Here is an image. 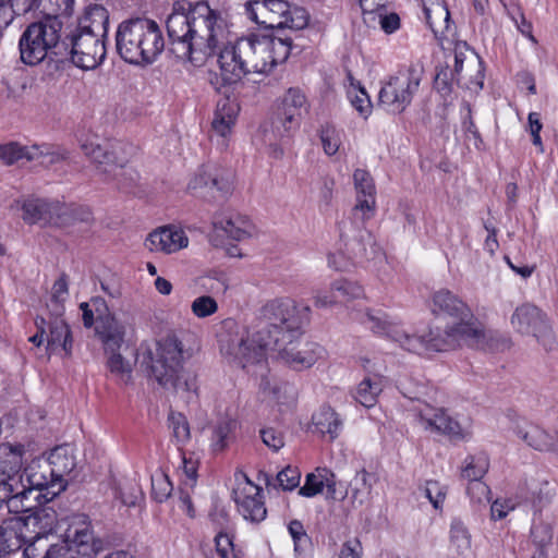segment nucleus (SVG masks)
I'll list each match as a JSON object with an SVG mask.
<instances>
[{"label": "nucleus", "mask_w": 558, "mask_h": 558, "mask_svg": "<svg viewBox=\"0 0 558 558\" xmlns=\"http://www.w3.org/2000/svg\"><path fill=\"white\" fill-rule=\"evenodd\" d=\"M166 26L179 58L201 66L216 56L220 77L227 85L241 82L250 73L270 71L284 62L291 50V38L287 36L253 34L234 43L227 41L226 17L206 1H175Z\"/></svg>", "instance_id": "f257e3e1"}, {"label": "nucleus", "mask_w": 558, "mask_h": 558, "mask_svg": "<svg viewBox=\"0 0 558 558\" xmlns=\"http://www.w3.org/2000/svg\"><path fill=\"white\" fill-rule=\"evenodd\" d=\"M260 313L265 326L252 337L233 319L225 320V331L219 336L222 354L243 368L263 362L268 350L278 352L296 369L308 368L324 357L322 345L302 339L310 320V306L279 298L267 302Z\"/></svg>", "instance_id": "f03ea898"}, {"label": "nucleus", "mask_w": 558, "mask_h": 558, "mask_svg": "<svg viewBox=\"0 0 558 558\" xmlns=\"http://www.w3.org/2000/svg\"><path fill=\"white\" fill-rule=\"evenodd\" d=\"M432 311L452 318L444 329H429L426 335L416 336L407 331L386 313L366 308L360 322L373 333L386 337L413 353L444 352L462 345L480 347L486 333L482 323L474 316L469 305L451 291L441 289L433 294Z\"/></svg>", "instance_id": "7ed1b4c3"}, {"label": "nucleus", "mask_w": 558, "mask_h": 558, "mask_svg": "<svg viewBox=\"0 0 558 558\" xmlns=\"http://www.w3.org/2000/svg\"><path fill=\"white\" fill-rule=\"evenodd\" d=\"M68 520L63 538L56 543H48L46 533L54 527L56 512L51 509H37L26 517L25 525L38 527L39 531L34 541L23 548L22 558H35L41 551H44L43 558H60L66 555H69L68 558H76V556L89 558L98 555L102 543L95 539L88 517L76 513Z\"/></svg>", "instance_id": "20e7f679"}, {"label": "nucleus", "mask_w": 558, "mask_h": 558, "mask_svg": "<svg viewBox=\"0 0 558 558\" xmlns=\"http://www.w3.org/2000/svg\"><path fill=\"white\" fill-rule=\"evenodd\" d=\"M193 354L192 348H185L175 335H168L157 342L155 351L143 353L142 365L145 366L160 386L175 392H190L193 383L183 372V363Z\"/></svg>", "instance_id": "39448f33"}, {"label": "nucleus", "mask_w": 558, "mask_h": 558, "mask_svg": "<svg viewBox=\"0 0 558 558\" xmlns=\"http://www.w3.org/2000/svg\"><path fill=\"white\" fill-rule=\"evenodd\" d=\"M118 54L128 63L151 64L163 51L165 40L159 25L149 19L121 22L116 33Z\"/></svg>", "instance_id": "423d86ee"}, {"label": "nucleus", "mask_w": 558, "mask_h": 558, "mask_svg": "<svg viewBox=\"0 0 558 558\" xmlns=\"http://www.w3.org/2000/svg\"><path fill=\"white\" fill-rule=\"evenodd\" d=\"M62 22L56 16L31 23L19 41L20 57L23 63L36 65L48 57L61 53Z\"/></svg>", "instance_id": "0eeeda50"}, {"label": "nucleus", "mask_w": 558, "mask_h": 558, "mask_svg": "<svg viewBox=\"0 0 558 558\" xmlns=\"http://www.w3.org/2000/svg\"><path fill=\"white\" fill-rule=\"evenodd\" d=\"M423 71L416 65L399 70L390 75L380 87L378 105L387 112L399 114L412 102L417 93Z\"/></svg>", "instance_id": "6e6552de"}, {"label": "nucleus", "mask_w": 558, "mask_h": 558, "mask_svg": "<svg viewBox=\"0 0 558 558\" xmlns=\"http://www.w3.org/2000/svg\"><path fill=\"white\" fill-rule=\"evenodd\" d=\"M246 13L252 21L270 29H301L307 24L304 10H291L284 0L250 1L246 4Z\"/></svg>", "instance_id": "1a4fd4ad"}, {"label": "nucleus", "mask_w": 558, "mask_h": 558, "mask_svg": "<svg viewBox=\"0 0 558 558\" xmlns=\"http://www.w3.org/2000/svg\"><path fill=\"white\" fill-rule=\"evenodd\" d=\"M310 104L305 94L299 88H289L272 122L274 131L279 137L289 136L300 128L301 120L308 112Z\"/></svg>", "instance_id": "9d476101"}, {"label": "nucleus", "mask_w": 558, "mask_h": 558, "mask_svg": "<svg viewBox=\"0 0 558 558\" xmlns=\"http://www.w3.org/2000/svg\"><path fill=\"white\" fill-rule=\"evenodd\" d=\"M34 493L23 482V475L17 471L7 472L2 465L0 469V507L5 504L8 511L20 514L32 511Z\"/></svg>", "instance_id": "9b49d317"}, {"label": "nucleus", "mask_w": 558, "mask_h": 558, "mask_svg": "<svg viewBox=\"0 0 558 558\" xmlns=\"http://www.w3.org/2000/svg\"><path fill=\"white\" fill-rule=\"evenodd\" d=\"M512 327L522 335H533L546 349L551 350L555 339L545 315L532 304H522L511 316Z\"/></svg>", "instance_id": "f8f14e48"}, {"label": "nucleus", "mask_w": 558, "mask_h": 558, "mask_svg": "<svg viewBox=\"0 0 558 558\" xmlns=\"http://www.w3.org/2000/svg\"><path fill=\"white\" fill-rule=\"evenodd\" d=\"M104 38L95 34L74 31L69 37L72 62L83 70L97 68L106 57Z\"/></svg>", "instance_id": "ddd939ff"}, {"label": "nucleus", "mask_w": 558, "mask_h": 558, "mask_svg": "<svg viewBox=\"0 0 558 558\" xmlns=\"http://www.w3.org/2000/svg\"><path fill=\"white\" fill-rule=\"evenodd\" d=\"M239 512L250 522L258 523L266 518L267 510L263 500V490L247 477L233 490Z\"/></svg>", "instance_id": "4468645a"}, {"label": "nucleus", "mask_w": 558, "mask_h": 558, "mask_svg": "<svg viewBox=\"0 0 558 558\" xmlns=\"http://www.w3.org/2000/svg\"><path fill=\"white\" fill-rule=\"evenodd\" d=\"M416 420L423 429L444 434L452 439H464L469 435L444 409H436L426 404L423 409L418 410Z\"/></svg>", "instance_id": "2eb2a0df"}, {"label": "nucleus", "mask_w": 558, "mask_h": 558, "mask_svg": "<svg viewBox=\"0 0 558 558\" xmlns=\"http://www.w3.org/2000/svg\"><path fill=\"white\" fill-rule=\"evenodd\" d=\"M356 202L353 215L363 222L372 219L376 214V187L369 172L356 169L353 173Z\"/></svg>", "instance_id": "dca6fc26"}, {"label": "nucleus", "mask_w": 558, "mask_h": 558, "mask_svg": "<svg viewBox=\"0 0 558 558\" xmlns=\"http://www.w3.org/2000/svg\"><path fill=\"white\" fill-rule=\"evenodd\" d=\"M38 161L40 165H52L61 159V155L51 151L47 146H23L16 142L0 145V160L11 166L19 160Z\"/></svg>", "instance_id": "f3484780"}, {"label": "nucleus", "mask_w": 558, "mask_h": 558, "mask_svg": "<svg viewBox=\"0 0 558 558\" xmlns=\"http://www.w3.org/2000/svg\"><path fill=\"white\" fill-rule=\"evenodd\" d=\"M145 245L150 252L172 254L185 248L189 245V238L182 229L166 226L149 233Z\"/></svg>", "instance_id": "a211bd4d"}, {"label": "nucleus", "mask_w": 558, "mask_h": 558, "mask_svg": "<svg viewBox=\"0 0 558 558\" xmlns=\"http://www.w3.org/2000/svg\"><path fill=\"white\" fill-rule=\"evenodd\" d=\"M57 315L53 319L47 322V344H46V359L58 351H63L65 356L72 354V335L68 324Z\"/></svg>", "instance_id": "6ab92c4d"}, {"label": "nucleus", "mask_w": 558, "mask_h": 558, "mask_svg": "<svg viewBox=\"0 0 558 558\" xmlns=\"http://www.w3.org/2000/svg\"><path fill=\"white\" fill-rule=\"evenodd\" d=\"M46 463L51 469V474L57 477V489L65 490L68 485L66 476L74 470L76 462L73 448L69 445L57 446L48 454Z\"/></svg>", "instance_id": "aec40b11"}, {"label": "nucleus", "mask_w": 558, "mask_h": 558, "mask_svg": "<svg viewBox=\"0 0 558 558\" xmlns=\"http://www.w3.org/2000/svg\"><path fill=\"white\" fill-rule=\"evenodd\" d=\"M239 112V106L230 99L220 100L211 122L214 134L220 138V146L227 147L228 138L232 133Z\"/></svg>", "instance_id": "412c9836"}, {"label": "nucleus", "mask_w": 558, "mask_h": 558, "mask_svg": "<svg viewBox=\"0 0 558 558\" xmlns=\"http://www.w3.org/2000/svg\"><path fill=\"white\" fill-rule=\"evenodd\" d=\"M214 230L219 236L242 241L251 234L250 221L238 214L221 213L213 219Z\"/></svg>", "instance_id": "4be33fe9"}, {"label": "nucleus", "mask_w": 558, "mask_h": 558, "mask_svg": "<svg viewBox=\"0 0 558 558\" xmlns=\"http://www.w3.org/2000/svg\"><path fill=\"white\" fill-rule=\"evenodd\" d=\"M109 25V12L101 4H89L78 20V25L75 31L95 34L106 37Z\"/></svg>", "instance_id": "5701e85b"}, {"label": "nucleus", "mask_w": 558, "mask_h": 558, "mask_svg": "<svg viewBox=\"0 0 558 558\" xmlns=\"http://www.w3.org/2000/svg\"><path fill=\"white\" fill-rule=\"evenodd\" d=\"M315 430L329 441L339 437L343 428V421L340 415L330 407L324 405L312 416Z\"/></svg>", "instance_id": "b1692460"}, {"label": "nucleus", "mask_w": 558, "mask_h": 558, "mask_svg": "<svg viewBox=\"0 0 558 558\" xmlns=\"http://www.w3.org/2000/svg\"><path fill=\"white\" fill-rule=\"evenodd\" d=\"M97 333L104 344L105 353L120 350L124 342L125 326L111 314L101 319L97 326Z\"/></svg>", "instance_id": "393cba45"}, {"label": "nucleus", "mask_w": 558, "mask_h": 558, "mask_svg": "<svg viewBox=\"0 0 558 558\" xmlns=\"http://www.w3.org/2000/svg\"><path fill=\"white\" fill-rule=\"evenodd\" d=\"M58 201H47L40 198H28L22 205L23 219L27 223L43 222L53 225Z\"/></svg>", "instance_id": "a878e982"}, {"label": "nucleus", "mask_w": 558, "mask_h": 558, "mask_svg": "<svg viewBox=\"0 0 558 558\" xmlns=\"http://www.w3.org/2000/svg\"><path fill=\"white\" fill-rule=\"evenodd\" d=\"M50 471L51 469L46 462L37 466H29L25 472L27 488H31L33 493L34 490H46V495H51V497L61 494L63 490L57 489V486L54 487L58 481Z\"/></svg>", "instance_id": "bb28decb"}, {"label": "nucleus", "mask_w": 558, "mask_h": 558, "mask_svg": "<svg viewBox=\"0 0 558 558\" xmlns=\"http://www.w3.org/2000/svg\"><path fill=\"white\" fill-rule=\"evenodd\" d=\"M427 24L433 33L444 35L450 28V13L444 0H422Z\"/></svg>", "instance_id": "cd10ccee"}, {"label": "nucleus", "mask_w": 558, "mask_h": 558, "mask_svg": "<svg viewBox=\"0 0 558 558\" xmlns=\"http://www.w3.org/2000/svg\"><path fill=\"white\" fill-rule=\"evenodd\" d=\"M514 432L520 439L535 450L549 451L555 449L556 444L553 438L535 424L523 422L515 427Z\"/></svg>", "instance_id": "c85d7f7f"}, {"label": "nucleus", "mask_w": 558, "mask_h": 558, "mask_svg": "<svg viewBox=\"0 0 558 558\" xmlns=\"http://www.w3.org/2000/svg\"><path fill=\"white\" fill-rule=\"evenodd\" d=\"M132 150L133 147L128 145V148H125L118 158L112 160L111 167L109 169L104 168L102 170V173L105 174H112L121 189H128L138 179V173L133 168L128 167L129 156Z\"/></svg>", "instance_id": "c756f323"}, {"label": "nucleus", "mask_w": 558, "mask_h": 558, "mask_svg": "<svg viewBox=\"0 0 558 558\" xmlns=\"http://www.w3.org/2000/svg\"><path fill=\"white\" fill-rule=\"evenodd\" d=\"M128 148V145L116 143L111 148L102 147L100 144L95 142H85L82 144V149L88 158L94 162L98 163L100 171L104 168H110L112 160L119 157V155Z\"/></svg>", "instance_id": "7c9ffc66"}, {"label": "nucleus", "mask_w": 558, "mask_h": 558, "mask_svg": "<svg viewBox=\"0 0 558 558\" xmlns=\"http://www.w3.org/2000/svg\"><path fill=\"white\" fill-rule=\"evenodd\" d=\"M92 220V213L87 207L66 205L58 202L53 216V225L58 227H70L78 222L88 223Z\"/></svg>", "instance_id": "2f4dec72"}, {"label": "nucleus", "mask_w": 558, "mask_h": 558, "mask_svg": "<svg viewBox=\"0 0 558 558\" xmlns=\"http://www.w3.org/2000/svg\"><path fill=\"white\" fill-rule=\"evenodd\" d=\"M383 391V377L377 374H368L357 385L353 395L354 399L365 408L376 404L379 393Z\"/></svg>", "instance_id": "473e14b6"}, {"label": "nucleus", "mask_w": 558, "mask_h": 558, "mask_svg": "<svg viewBox=\"0 0 558 558\" xmlns=\"http://www.w3.org/2000/svg\"><path fill=\"white\" fill-rule=\"evenodd\" d=\"M236 421L231 416H221L213 426L210 447L214 452L223 451L232 440Z\"/></svg>", "instance_id": "72a5a7b5"}, {"label": "nucleus", "mask_w": 558, "mask_h": 558, "mask_svg": "<svg viewBox=\"0 0 558 558\" xmlns=\"http://www.w3.org/2000/svg\"><path fill=\"white\" fill-rule=\"evenodd\" d=\"M233 172L231 170L210 168V193L215 199H225L233 191Z\"/></svg>", "instance_id": "f704fd0d"}, {"label": "nucleus", "mask_w": 558, "mask_h": 558, "mask_svg": "<svg viewBox=\"0 0 558 558\" xmlns=\"http://www.w3.org/2000/svg\"><path fill=\"white\" fill-rule=\"evenodd\" d=\"M378 247L376 246L372 234L365 231L360 240H352L347 244V253L350 260L357 258H374L377 254Z\"/></svg>", "instance_id": "c9c22d12"}, {"label": "nucleus", "mask_w": 558, "mask_h": 558, "mask_svg": "<svg viewBox=\"0 0 558 558\" xmlns=\"http://www.w3.org/2000/svg\"><path fill=\"white\" fill-rule=\"evenodd\" d=\"M450 545L456 548L457 555H468L471 550V535L459 518L452 519L450 523Z\"/></svg>", "instance_id": "e433bc0d"}, {"label": "nucleus", "mask_w": 558, "mask_h": 558, "mask_svg": "<svg viewBox=\"0 0 558 558\" xmlns=\"http://www.w3.org/2000/svg\"><path fill=\"white\" fill-rule=\"evenodd\" d=\"M489 468V460L485 453H477L469 456L464 460V464L461 470V476L470 480H482Z\"/></svg>", "instance_id": "4c0bfd02"}, {"label": "nucleus", "mask_w": 558, "mask_h": 558, "mask_svg": "<svg viewBox=\"0 0 558 558\" xmlns=\"http://www.w3.org/2000/svg\"><path fill=\"white\" fill-rule=\"evenodd\" d=\"M328 469L317 468L315 472L306 475L304 485L299 489L301 496L311 498L320 494L325 488V483L328 481Z\"/></svg>", "instance_id": "58836bf2"}, {"label": "nucleus", "mask_w": 558, "mask_h": 558, "mask_svg": "<svg viewBox=\"0 0 558 558\" xmlns=\"http://www.w3.org/2000/svg\"><path fill=\"white\" fill-rule=\"evenodd\" d=\"M369 473L366 470L356 472L352 481V500L355 504L363 505L369 499L372 493V483Z\"/></svg>", "instance_id": "ea45409f"}, {"label": "nucleus", "mask_w": 558, "mask_h": 558, "mask_svg": "<svg viewBox=\"0 0 558 558\" xmlns=\"http://www.w3.org/2000/svg\"><path fill=\"white\" fill-rule=\"evenodd\" d=\"M331 287L336 292L338 303L360 299L364 294L363 288L357 282L343 278L335 280Z\"/></svg>", "instance_id": "a19ab883"}, {"label": "nucleus", "mask_w": 558, "mask_h": 558, "mask_svg": "<svg viewBox=\"0 0 558 558\" xmlns=\"http://www.w3.org/2000/svg\"><path fill=\"white\" fill-rule=\"evenodd\" d=\"M168 425L178 445H184L190 440V425L182 413L171 411L168 415Z\"/></svg>", "instance_id": "79ce46f5"}, {"label": "nucleus", "mask_w": 558, "mask_h": 558, "mask_svg": "<svg viewBox=\"0 0 558 558\" xmlns=\"http://www.w3.org/2000/svg\"><path fill=\"white\" fill-rule=\"evenodd\" d=\"M119 351L120 350H112L106 353L108 355L107 366L113 375L126 384L131 379L132 366L130 362L124 360Z\"/></svg>", "instance_id": "37998d69"}, {"label": "nucleus", "mask_w": 558, "mask_h": 558, "mask_svg": "<svg viewBox=\"0 0 558 558\" xmlns=\"http://www.w3.org/2000/svg\"><path fill=\"white\" fill-rule=\"evenodd\" d=\"M348 98L352 107L359 112L361 117L367 119L372 113V102L368 94L361 86H351L347 92Z\"/></svg>", "instance_id": "c03bdc74"}, {"label": "nucleus", "mask_w": 558, "mask_h": 558, "mask_svg": "<svg viewBox=\"0 0 558 558\" xmlns=\"http://www.w3.org/2000/svg\"><path fill=\"white\" fill-rule=\"evenodd\" d=\"M24 546V541L14 529L0 526V556L15 554Z\"/></svg>", "instance_id": "a18cd8bd"}, {"label": "nucleus", "mask_w": 558, "mask_h": 558, "mask_svg": "<svg viewBox=\"0 0 558 558\" xmlns=\"http://www.w3.org/2000/svg\"><path fill=\"white\" fill-rule=\"evenodd\" d=\"M464 61H469L474 63L478 61V57L474 51H472L465 41H458L454 46V70L452 75V80L460 83V74L463 69Z\"/></svg>", "instance_id": "49530a36"}, {"label": "nucleus", "mask_w": 558, "mask_h": 558, "mask_svg": "<svg viewBox=\"0 0 558 558\" xmlns=\"http://www.w3.org/2000/svg\"><path fill=\"white\" fill-rule=\"evenodd\" d=\"M531 536L533 544L539 548V556L547 555L546 548L551 545L553 530L549 524L539 522L532 526Z\"/></svg>", "instance_id": "de8ad7c7"}, {"label": "nucleus", "mask_w": 558, "mask_h": 558, "mask_svg": "<svg viewBox=\"0 0 558 558\" xmlns=\"http://www.w3.org/2000/svg\"><path fill=\"white\" fill-rule=\"evenodd\" d=\"M191 312L197 318H206L218 312V303L210 295H201L192 301Z\"/></svg>", "instance_id": "09e8293b"}, {"label": "nucleus", "mask_w": 558, "mask_h": 558, "mask_svg": "<svg viewBox=\"0 0 558 558\" xmlns=\"http://www.w3.org/2000/svg\"><path fill=\"white\" fill-rule=\"evenodd\" d=\"M69 295L68 281L65 276H61L54 281L51 292V305L53 306V313L61 315L63 312V302Z\"/></svg>", "instance_id": "8fccbe9b"}, {"label": "nucleus", "mask_w": 558, "mask_h": 558, "mask_svg": "<svg viewBox=\"0 0 558 558\" xmlns=\"http://www.w3.org/2000/svg\"><path fill=\"white\" fill-rule=\"evenodd\" d=\"M38 8V0H0V17L5 16V9H9L11 14H21L29 12Z\"/></svg>", "instance_id": "3c124183"}, {"label": "nucleus", "mask_w": 558, "mask_h": 558, "mask_svg": "<svg viewBox=\"0 0 558 558\" xmlns=\"http://www.w3.org/2000/svg\"><path fill=\"white\" fill-rule=\"evenodd\" d=\"M173 489L172 483L165 474H159L151 478V495L158 502L167 500Z\"/></svg>", "instance_id": "603ef678"}, {"label": "nucleus", "mask_w": 558, "mask_h": 558, "mask_svg": "<svg viewBox=\"0 0 558 558\" xmlns=\"http://www.w3.org/2000/svg\"><path fill=\"white\" fill-rule=\"evenodd\" d=\"M300 478L301 474L298 469L287 466L277 474L275 485L283 490H292L299 486Z\"/></svg>", "instance_id": "864d4df0"}, {"label": "nucleus", "mask_w": 558, "mask_h": 558, "mask_svg": "<svg viewBox=\"0 0 558 558\" xmlns=\"http://www.w3.org/2000/svg\"><path fill=\"white\" fill-rule=\"evenodd\" d=\"M75 0H44V9L48 12L47 15L56 16H70L74 11Z\"/></svg>", "instance_id": "5fc2aeb1"}, {"label": "nucleus", "mask_w": 558, "mask_h": 558, "mask_svg": "<svg viewBox=\"0 0 558 558\" xmlns=\"http://www.w3.org/2000/svg\"><path fill=\"white\" fill-rule=\"evenodd\" d=\"M424 496L435 509H440L446 498V489L437 481H427L424 487Z\"/></svg>", "instance_id": "6e6d98bb"}, {"label": "nucleus", "mask_w": 558, "mask_h": 558, "mask_svg": "<svg viewBox=\"0 0 558 558\" xmlns=\"http://www.w3.org/2000/svg\"><path fill=\"white\" fill-rule=\"evenodd\" d=\"M390 0H360V5L363 12L365 23H373L376 21V15L385 11Z\"/></svg>", "instance_id": "4d7b16f0"}, {"label": "nucleus", "mask_w": 558, "mask_h": 558, "mask_svg": "<svg viewBox=\"0 0 558 558\" xmlns=\"http://www.w3.org/2000/svg\"><path fill=\"white\" fill-rule=\"evenodd\" d=\"M320 141L325 153L329 156L338 151L341 143L339 132L331 126H326L322 130Z\"/></svg>", "instance_id": "13d9d810"}, {"label": "nucleus", "mask_w": 558, "mask_h": 558, "mask_svg": "<svg viewBox=\"0 0 558 558\" xmlns=\"http://www.w3.org/2000/svg\"><path fill=\"white\" fill-rule=\"evenodd\" d=\"M210 168H204L189 183V190L194 194L206 196L210 193Z\"/></svg>", "instance_id": "bf43d9fd"}, {"label": "nucleus", "mask_w": 558, "mask_h": 558, "mask_svg": "<svg viewBox=\"0 0 558 558\" xmlns=\"http://www.w3.org/2000/svg\"><path fill=\"white\" fill-rule=\"evenodd\" d=\"M263 442L274 452H278L284 446V436L281 432L267 427L260 430Z\"/></svg>", "instance_id": "052dcab7"}, {"label": "nucleus", "mask_w": 558, "mask_h": 558, "mask_svg": "<svg viewBox=\"0 0 558 558\" xmlns=\"http://www.w3.org/2000/svg\"><path fill=\"white\" fill-rule=\"evenodd\" d=\"M376 20L386 34H392L400 28L399 15L395 12L388 13L387 8L376 15Z\"/></svg>", "instance_id": "680f3d73"}, {"label": "nucleus", "mask_w": 558, "mask_h": 558, "mask_svg": "<svg viewBox=\"0 0 558 558\" xmlns=\"http://www.w3.org/2000/svg\"><path fill=\"white\" fill-rule=\"evenodd\" d=\"M313 300L314 305L316 307H329L333 306L338 303V298L336 295V292L333 291L332 287L330 286L329 291H323L320 289H316L313 291Z\"/></svg>", "instance_id": "e2e57ef3"}, {"label": "nucleus", "mask_w": 558, "mask_h": 558, "mask_svg": "<svg viewBox=\"0 0 558 558\" xmlns=\"http://www.w3.org/2000/svg\"><path fill=\"white\" fill-rule=\"evenodd\" d=\"M215 544L217 554L220 558H228L229 555H233V542L232 537L228 533L219 532L215 536Z\"/></svg>", "instance_id": "0e129e2a"}, {"label": "nucleus", "mask_w": 558, "mask_h": 558, "mask_svg": "<svg viewBox=\"0 0 558 558\" xmlns=\"http://www.w3.org/2000/svg\"><path fill=\"white\" fill-rule=\"evenodd\" d=\"M517 504L511 499H496L492 507L490 513L494 520H501L515 508Z\"/></svg>", "instance_id": "69168bd1"}, {"label": "nucleus", "mask_w": 558, "mask_h": 558, "mask_svg": "<svg viewBox=\"0 0 558 558\" xmlns=\"http://www.w3.org/2000/svg\"><path fill=\"white\" fill-rule=\"evenodd\" d=\"M489 493L488 486L481 482V480H470V485L468 486V494L473 498L481 502L483 499H487Z\"/></svg>", "instance_id": "338daca9"}, {"label": "nucleus", "mask_w": 558, "mask_h": 558, "mask_svg": "<svg viewBox=\"0 0 558 558\" xmlns=\"http://www.w3.org/2000/svg\"><path fill=\"white\" fill-rule=\"evenodd\" d=\"M548 483L545 482L543 484L537 483L536 481H532L527 485V494L525 496V499L533 505H541L543 502V490L544 487H547Z\"/></svg>", "instance_id": "774afa93"}]
</instances>
